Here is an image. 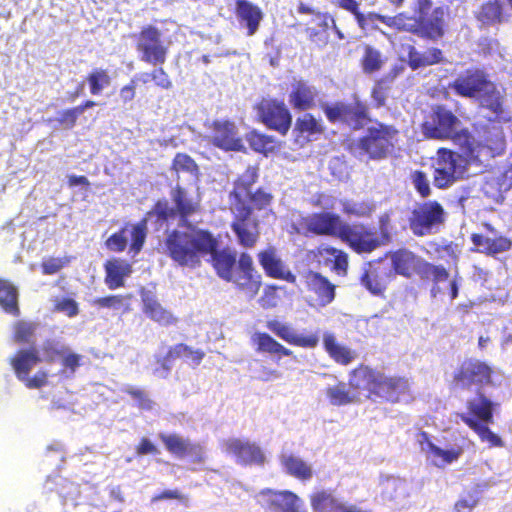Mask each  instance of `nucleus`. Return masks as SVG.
Masks as SVG:
<instances>
[{"instance_id": "obj_1", "label": "nucleus", "mask_w": 512, "mask_h": 512, "mask_svg": "<svg viewBox=\"0 0 512 512\" xmlns=\"http://www.w3.org/2000/svg\"><path fill=\"white\" fill-rule=\"evenodd\" d=\"M169 258L182 267L196 268L201 256L209 255L208 262L216 275L232 283L248 299H253L262 286V277L256 270L252 256L231 247L219 248V240L208 229H193L185 234L174 231L168 238Z\"/></svg>"}, {"instance_id": "obj_2", "label": "nucleus", "mask_w": 512, "mask_h": 512, "mask_svg": "<svg viewBox=\"0 0 512 512\" xmlns=\"http://www.w3.org/2000/svg\"><path fill=\"white\" fill-rule=\"evenodd\" d=\"M259 179L257 166H248L233 182L228 193V207L232 214L230 228L237 243L245 249H252L260 238V222L254 211L269 209L274 195L264 187L253 190Z\"/></svg>"}, {"instance_id": "obj_3", "label": "nucleus", "mask_w": 512, "mask_h": 512, "mask_svg": "<svg viewBox=\"0 0 512 512\" xmlns=\"http://www.w3.org/2000/svg\"><path fill=\"white\" fill-rule=\"evenodd\" d=\"M381 238L377 233L363 223L349 224L333 212L313 213L304 219L306 232L317 236L338 238L356 254H370L379 248L390 235L385 231L389 216L383 215L379 220Z\"/></svg>"}, {"instance_id": "obj_4", "label": "nucleus", "mask_w": 512, "mask_h": 512, "mask_svg": "<svg viewBox=\"0 0 512 512\" xmlns=\"http://www.w3.org/2000/svg\"><path fill=\"white\" fill-rule=\"evenodd\" d=\"M348 386L356 393H364L372 401L397 404L413 400L411 384L407 377L386 374L366 364H359L349 372Z\"/></svg>"}, {"instance_id": "obj_5", "label": "nucleus", "mask_w": 512, "mask_h": 512, "mask_svg": "<svg viewBox=\"0 0 512 512\" xmlns=\"http://www.w3.org/2000/svg\"><path fill=\"white\" fill-rule=\"evenodd\" d=\"M170 198L173 203V207L169 206L166 199H161L157 200L154 203L152 210L147 213V216L154 215L157 221L161 223H168L170 220L178 217L180 220V225L187 228L186 231L173 229L167 232L163 241L162 249L163 253L168 257V238L174 231L189 234L192 233L193 229H200L199 227L191 224L189 219L192 216L199 214L202 210L200 194L192 193L187 188L178 183L170 190Z\"/></svg>"}, {"instance_id": "obj_6", "label": "nucleus", "mask_w": 512, "mask_h": 512, "mask_svg": "<svg viewBox=\"0 0 512 512\" xmlns=\"http://www.w3.org/2000/svg\"><path fill=\"white\" fill-rule=\"evenodd\" d=\"M399 130L391 124L375 121L364 134L348 144L347 150L355 157L368 161H382L392 156L398 146Z\"/></svg>"}, {"instance_id": "obj_7", "label": "nucleus", "mask_w": 512, "mask_h": 512, "mask_svg": "<svg viewBox=\"0 0 512 512\" xmlns=\"http://www.w3.org/2000/svg\"><path fill=\"white\" fill-rule=\"evenodd\" d=\"M496 406V403L478 391L475 398L466 402L467 412L458 415L461 421L476 433L480 441L487 443L491 448L504 446L502 438L488 426L494 422Z\"/></svg>"}, {"instance_id": "obj_8", "label": "nucleus", "mask_w": 512, "mask_h": 512, "mask_svg": "<svg viewBox=\"0 0 512 512\" xmlns=\"http://www.w3.org/2000/svg\"><path fill=\"white\" fill-rule=\"evenodd\" d=\"M448 13V7L443 5L433 8L429 17H413L399 13L393 16L395 25L390 28L411 33L422 39L437 41L442 39L447 32Z\"/></svg>"}, {"instance_id": "obj_9", "label": "nucleus", "mask_w": 512, "mask_h": 512, "mask_svg": "<svg viewBox=\"0 0 512 512\" xmlns=\"http://www.w3.org/2000/svg\"><path fill=\"white\" fill-rule=\"evenodd\" d=\"M493 368L477 358L464 359L452 374L451 385L455 389L480 391L492 384Z\"/></svg>"}, {"instance_id": "obj_10", "label": "nucleus", "mask_w": 512, "mask_h": 512, "mask_svg": "<svg viewBox=\"0 0 512 512\" xmlns=\"http://www.w3.org/2000/svg\"><path fill=\"white\" fill-rule=\"evenodd\" d=\"M320 108L330 123L345 124L353 130H361L371 122L368 105L358 99L351 103L343 101L323 103Z\"/></svg>"}, {"instance_id": "obj_11", "label": "nucleus", "mask_w": 512, "mask_h": 512, "mask_svg": "<svg viewBox=\"0 0 512 512\" xmlns=\"http://www.w3.org/2000/svg\"><path fill=\"white\" fill-rule=\"evenodd\" d=\"M466 165L461 164L459 153L445 147L436 151L433 160V184L438 189H447L463 179Z\"/></svg>"}, {"instance_id": "obj_12", "label": "nucleus", "mask_w": 512, "mask_h": 512, "mask_svg": "<svg viewBox=\"0 0 512 512\" xmlns=\"http://www.w3.org/2000/svg\"><path fill=\"white\" fill-rule=\"evenodd\" d=\"M459 118L446 106L434 105L421 124L422 133L428 139L454 140L458 136Z\"/></svg>"}, {"instance_id": "obj_13", "label": "nucleus", "mask_w": 512, "mask_h": 512, "mask_svg": "<svg viewBox=\"0 0 512 512\" xmlns=\"http://www.w3.org/2000/svg\"><path fill=\"white\" fill-rule=\"evenodd\" d=\"M446 213L436 200L417 204L408 218L409 228L417 237L430 235L445 222Z\"/></svg>"}, {"instance_id": "obj_14", "label": "nucleus", "mask_w": 512, "mask_h": 512, "mask_svg": "<svg viewBox=\"0 0 512 512\" xmlns=\"http://www.w3.org/2000/svg\"><path fill=\"white\" fill-rule=\"evenodd\" d=\"M126 232H129L131 238L129 253L133 256L138 255L143 249L147 238L148 220L146 217L135 224L126 223L117 232L110 235L104 242L105 248L115 253L125 251L128 245Z\"/></svg>"}, {"instance_id": "obj_15", "label": "nucleus", "mask_w": 512, "mask_h": 512, "mask_svg": "<svg viewBox=\"0 0 512 512\" xmlns=\"http://www.w3.org/2000/svg\"><path fill=\"white\" fill-rule=\"evenodd\" d=\"M258 120L268 129L285 136L291 128L292 115L284 102L262 99L256 106Z\"/></svg>"}, {"instance_id": "obj_16", "label": "nucleus", "mask_w": 512, "mask_h": 512, "mask_svg": "<svg viewBox=\"0 0 512 512\" xmlns=\"http://www.w3.org/2000/svg\"><path fill=\"white\" fill-rule=\"evenodd\" d=\"M490 79L484 68L471 66L450 82L448 88L459 97L474 99L489 84Z\"/></svg>"}, {"instance_id": "obj_17", "label": "nucleus", "mask_w": 512, "mask_h": 512, "mask_svg": "<svg viewBox=\"0 0 512 512\" xmlns=\"http://www.w3.org/2000/svg\"><path fill=\"white\" fill-rule=\"evenodd\" d=\"M394 273L383 258L370 261L360 276V284L374 296H383Z\"/></svg>"}, {"instance_id": "obj_18", "label": "nucleus", "mask_w": 512, "mask_h": 512, "mask_svg": "<svg viewBox=\"0 0 512 512\" xmlns=\"http://www.w3.org/2000/svg\"><path fill=\"white\" fill-rule=\"evenodd\" d=\"M209 142L224 151H243L242 139L237 135V128L230 120H214L210 126Z\"/></svg>"}, {"instance_id": "obj_19", "label": "nucleus", "mask_w": 512, "mask_h": 512, "mask_svg": "<svg viewBox=\"0 0 512 512\" xmlns=\"http://www.w3.org/2000/svg\"><path fill=\"white\" fill-rule=\"evenodd\" d=\"M159 439L166 450L177 458L191 457L193 463H203L206 459L204 448L200 443H193L178 434L160 433Z\"/></svg>"}, {"instance_id": "obj_20", "label": "nucleus", "mask_w": 512, "mask_h": 512, "mask_svg": "<svg viewBox=\"0 0 512 512\" xmlns=\"http://www.w3.org/2000/svg\"><path fill=\"white\" fill-rule=\"evenodd\" d=\"M224 445L226 452L232 454L241 465H263L265 462L262 449L254 442L230 438L225 441Z\"/></svg>"}, {"instance_id": "obj_21", "label": "nucleus", "mask_w": 512, "mask_h": 512, "mask_svg": "<svg viewBox=\"0 0 512 512\" xmlns=\"http://www.w3.org/2000/svg\"><path fill=\"white\" fill-rule=\"evenodd\" d=\"M257 259L266 276L294 284L296 276L287 269L274 246H268L257 253Z\"/></svg>"}, {"instance_id": "obj_22", "label": "nucleus", "mask_w": 512, "mask_h": 512, "mask_svg": "<svg viewBox=\"0 0 512 512\" xmlns=\"http://www.w3.org/2000/svg\"><path fill=\"white\" fill-rule=\"evenodd\" d=\"M304 284L308 292L315 295L317 304L325 307L332 303L336 296V286L321 273L308 270L303 275Z\"/></svg>"}, {"instance_id": "obj_23", "label": "nucleus", "mask_w": 512, "mask_h": 512, "mask_svg": "<svg viewBox=\"0 0 512 512\" xmlns=\"http://www.w3.org/2000/svg\"><path fill=\"white\" fill-rule=\"evenodd\" d=\"M266 327L277 337L293 346L314 349L319 344V335L317 333L298 335L291 325L275 319L267 321Z\"/></svg>"}, {"instance_id": "obj_24", "label": "nucleus", "mask_w": 512, "mask_h": 512, "mask_svg": "<svg viewBox=\"0 0 512 512\" xmlns=\"http://www.w3.org/2000/svg\"><path fill=\"white\" fill-rule=\"evenodd\" d=\"M474 17L482 26L493 27L507 23L511 15L503 0H485L474 12Z\"/></svg>"}, {"instance_id": "obj_25", "label": "nucleus", "mask_w": 512, "mask_h": 512, "mask_svg": "<svg viewBox=\"0 0 512 512\" xmlns=\"http://www.w3.org/2000/svg\"><path fill=\"white\" fill-rule=\"evenodd\" d=\"M205 357V352L201 349H193L185 343H178L171 346L163 357L157 358V363L167 375L172 367L173 361L184 358L190 361L193 367L198 366Z\"/></svg>"}, {"instance_id": "obj_26", "label": "nucleus", "mask_w": 512, "mask_h": 512, "mask_svg": "<svg viewBox=\"0 0 512 512\" xmlns=\"http://www.w3.org/2000/svg\"><path fill=\"white\" fill-rule=\"evenodd\" d=\"M461 150V160L465 165L469 164H482L483 158L486 159V152L482 147L481 141H476L468 129L463 128L459 130L458 136L453 140Z\"/></svg>"}, {"instance_id": "obj_27", "label": "nucleus", "mask_w": 512, "mask_h": 512, "mask_svg": "<svg viewBox=\"0 0 512 512\" xmlns=\"http://www.w3.org/2000/svg\"><path fill=\"white\" fill-rule=\"evenodd\" d=\"M324 132V127L320 120L316 119L311 113H305L298 117L292 130L294 142L303 147L317 136Z\"/></svg>"}, {"instance_id": "obj_28", "label": "nucleus", "mask_w": 512, "mask_h": 512, "mask_svg": "<svg viewBox=\"0 0 512 512\" xmlns=\"http://www.w3.org/2000/svg\"><path fill=\"white\" fill-rule=\"evenodd\" d=\"M251 342L258 354L268 355L276 363L283 357L293 355L292 350L266 332H255L251 337Z\"/></svg>"}, {"instance_id": "obj_29", "label": "nucleus", "mask_w": 512, "mask_h": 512, "mask_svg": "<svg viewBox=\"0 0 512 512\" xmlns=\"http://www.w3.org/2000/svg\"><path fill=\"white\" fill-rule=\"evenodd\" d=\"M316 87L309 85L307 81L299 80L292 85L288 101L296 111H308L316 107L318 98Z\"/></svg>"}, {"instance_id": "obj_30", "label": "nucleus", "mask_w": 512, "mask_h": 512, "mask_svg": "<svg viewBox=\"0 0 512 512\" xmlns=\"http://www.w3.org/2000/svg\"><path fill=\"white\" fill-rule=\"evenodd\" d=\"M480 106L491 112L495 119L500 121L504 118V92L501 91L491 79L489 84L475 97Z\"/></svg>"}, {"instance_id": "obj_31", "label": "nucleus", "mask_w": 512, "mask_h": 512, "mask_svg": "<svg viewBox=\"0 0 512 512\" xmlns=\"http://www.w3.org/2000/svg\"><path fill=\"white\" fill-rule=\"evenodd\" d=\"M234 12L239 23L246 27L247 35H254L263 19L260 7L248 0H235Z\"/></svg>"}, {"instance_id": "obj_32", "label": "nucleus", "mask_w": 512, "mask_h": 512, "mask_svg": "<svg viewBox=\"0 0 512 512\" xmlns=\"http://www.w3.org/2000/svg\"><path fill=\"white\" fill-rule=\"evenodd\" d=\"M471 242L476 247L475 251L487 256H496L497 254L509 251L512 248V240L504 235L489 238L480 233H472Z\"/></svg>"}, {"instance_id": "obj_33", "label": "nucleus", "mask_w": 512, "mask_h": 512, "mask_svg": "<svg viewBox=\"0 0 512 512\" xmlns=\"http://www.w3.org/2000/svg\"><path fill=\"white\" fill-rule=\"evenodd\" d=\"M482 147L486 152V159L502 155L506 149V139L503 128L495 123L484 126L481 138Z\"/></svg>"}, {"instance_id": "obj_34", "label": "nucleus", "mask_w": 512, "mask_h": 512, "mask_svg": "<svg viewBox=\"0 0 512 512\" xmlns=\"http://www.w3.org/2000/svg\"><path fill=\"white\" fill-rule=\"evenodd\" d=\"M391 269L395 274L410 278L414 273L418 272L421 260L412 251L401 248L390 252Z\"/></svg>"}, {"instance_id": "obj_35", "label": "nucleus", "mask_w": 512, "mask_h": 512, "mask_svg": "<svg viewBox=\"0 0 512 512\" xmlns=\"http://www.w3.org/2000/svg\"><path fill=\"white\" fill-rule=\"evenodd\" d=\"M322 341L325 352L339 365L348 366L357 357L356 352L348 346L341 344L332 332H325Z\"/></svg>"}, {"instance_id": "obj_36", "label": "nucleus", "mask_w": 512, "mask_h": 512, "mask_svg": "<svg viewBox=\"0 0 512 512\" xmlns=\"http://www.w3.org/2000/svg\"><path fill=\"white\" fill-rule=\"evenodd\" d=\"M40 362L41 358L35 347L20 349L9 359V364L18 380L26 379L30 371Z\"/></svg>"}, {"instance_id": "obj_37", "label": "nucleus", "mask_w": 512, "mask_h": 512, "mask_svg": "<svg viewBox=\"0 0 512 512\" xmlns=\"http://www.w3.org/2000/svg\"><path fill=\"white\" fill-rule=\"evenodd\" d=\"M105 282L110 289L124 286V279L132 273V265L122 258H112L104 263Z\"/></svg>"}, {"instance_id": "obj_38", "label": "nucleus", "mask_w": 512, "mask_h": 512, "mask_svg": "<svg viewBox=\"0 0 512 512\" xmlns=\"http://www.w3.org/2000/svg\"><path fill=\"white\" fill-rule=\"evenodd\" d=\"M444 61L443 51L437 47H430L425 53L419 52L413 45L407 48V63L413 70L432 66Z\"/></svg>"}, {"instance_id": "obj_39", "label": "nucleus", "mask_w": 512, "mask_h": 512, "mask_svg": "<svg viewBox=\"0 0 512 512\" xmlns=\"http://www.w3.org/2000/svg\"><path fill=\"white\" fill-rule=\"evenodd\" d=\"M310 503L314 512H352L354 505L341 503L332 492L320 490L310 495Z\"/></svg>"}, {"instance_id": "obj_40", "label": "nucleus", "mask_w": 512, "mask_h": 512, "mask_svg": "<svg viewBox=\"0 0 512 512\" xmlns=\"http://www.w3.org/2000/svg\"><path fill=\"white\" fill-rule=\"evenodd\" d=\"M142 311L149 319L162 326H169L177 321L173 314L151 295L142 297Z\"/></svg>"}, {"instance_id": "obj_41", "label": "nucleus", "mask_w": 512, "mask_h": 512, "mask_svg": "<svg viewBox=\"0 0 512 512\" xmlns=\"http://www.w3.org/2000/svg\"><path fill=\"white\" fill-rule=\"evenodd\" d=\"M281 462L287 474L301 481H308L313 476L311 466L301 458L294 455H287L282 458Z\"/></svg>"}, {"instance_id": "obj_42", "label": "nucleus", "mask_w": 512, "mask_h": 512, "mask_svg": "<svg viewBox=\"0 0 512 512\" xmlns=\"http://www.w3.org/2000/svg\"><path fill=\"white\" fill-rule=\"evenodd\" d=\"M350 390L352 393L346 388L345 383L339 382L326 389V396L332 405L343 406L355 402L360 395H364V393H356L351 388Z\"/></svg>"}, {"instance_id": "obj_43", "label": "nucleus", "mask_w": 512, "mask_h": 512, "mask_svg": "<svg viewBox=\"0 0 512 512\" xmlns=\"http://www.w3.org/2000/svg\"><path fill=\"white\" fill-rule=\"evenodd\" d=\"M316 255L321 257L325 255L333 256L331 270L340 276L347 275L349 266L348 254L343 250L332 246H319Z\"/></svg>"}, {"instance_id": "obj_44", "label": "nucleus", "mask_w": 512, "mask_h": 512, "mask_svg": "<svg viewBox=\"0 0 512 512\" xmlns=\"http://www.w3.org/2000/svg\"><path fill=\"white\" fill-rule=\"evenodd\" d=\"M17 289L7 280L0 279V306L14 316L19 315Z\"/></svg>"}, {"instance_id": "obj_45", "label": "nucleus", "mask_w": 512, "mask_h": 512, "mask_svg": "<svg viewBox=\"0 0 512 512\" xmlns=\"http://www.w3.org/2000/svg\"><path fill=\"white\" fill-rule=\"evenodd\" d=\"M274 496L271 505L279 508L282 512H307L299 497L291 491L274 493Z\"/></svg>"}, {"instance_id": "obj_46", "label": "nucleus", "mask_w": 512, "mask_h": 512, "mask_svg": "<svg viewBox=\"0 0 512 512\" xmlns=\"http://www.w3.org/2000/svg\"><path fill=\"white\" fill-rule=\"evenodd\" d=\"M360 62L364 73L373 74L382 69L385 63V58L383 57L381 51L370 45H366L364 47V53Z\"/></svg>"}, {"instance_id": "obj_47", "label": "nucleus", "mask_w": 512, "mask_h": 512, "mask_svg": "<svg viewBox=\"0 0 512 512\" xmlns=\"http://www.w3.org/2000/svg\"><path fill=\"white\" fill-rule=\"evenodd\" d=\"M86 81L89 85L90 93L92 95H99L111 85L112 78L107 69L95 68L87 74Z\"/></svg>"}, {"instance_id": "obj_48", "label": "nucleus", "mask_w": 512, "mask_h": 512, "mask_svg": "<svg viewBox=\"0 0 512 512\" xmlns=\"http://www.w3.org/2000/svg\"><path fill=\"white\" fill-rule=\"evenodd\" d=\"M137 76L140 77V83L142 85H147L152 81L156 87L162 90H170L173 87L170 76L162 66H158L150 72L138 73Z\"/></svg>"}, {"instance_id": "obj_49", "label": "nucleus", "mask_w": 512, "mask_h": 512, "mask_svg": "<svg viewBox=\"0 0 512 512\" xmlns=\"http://www.w3.org/2000/svg\"><path fill=\"white\" fill-rule=\"evenodd\" d=\"M138 52L143 62L153 66H162L167 60L168 47L161 42L153 46L146 45L144 50H138Z\"/></svg>"}, {"instance_id": "obj_50", "label": "nucleus", "mask_w": 512, "mask_h": 512, "mask_svg": "<svg viewBox=\"0 0 512 512\" xmlns=\"http://www.w3.org/2000/svg\"><path fill=\"white\" fill-rule=\"evenodd\" d=\"M246 140L253 151L266 156L274 150V138L256 130L250 131L246 136Z\"/></svg>"}, {"instance_id": "obj_51", "label": "nucleus", "mask_w": 512, "mask_h": 512, "mask_svg": "<svg viewBox=\"0 0 512 512\" xmlns=\"http://www.w3.org/2000/svg\"><path fill=\"white\" fill-rule=\"evenodd\" d=\"M170 169L172 172H174L177 176L180 173H189L190 175L194 177H198L199 175V166L196 163V161L188 154L186 153H176L174 156Z\"/></svg>"}, {"instance_id": "obj_52", "label": "nucleus", "mask_w": 512, "mask_h": 512, "mask_svg": "<svg viewBox=\"0 0 512 512\" xmlns=\"http://www.w3.org/2000/svg\"><path fill=\"white\" fill-rule=\"evenodd\" d=\"M417 274L423 280H431L435 284L448 280L449 272L442 265H434L427 261H421Z\"/></svg>"}, {"instance_id": "obj_53", "label": "nucleus", "mask_w": 512, "mask_h": 512, "mask_svg": "<svg viewBox=\"0 0 512 512\" xmlns=\"http://www.w3.org/2000/svg\"><path fill=\"white\" fill-rule=\"evenodd\" d=\"M161 36V31L157 27L153 25L143 26L137 34L136 50H144L146 45L153 46L163 42Z\"/></svg>"}, {"instance_id": "obj_54", "label": "nucleus", "mask_w": 512, "mask_h": 512, "mask_svg": "<svg viewBox=\"0 0 512 512\" xmlns=\"http://www.w3.org/2000/svg\"><path fill=\"white\" fill-rule=\"evenodd\" d=\"M343 212L356 217H370L375 211V204L370 201L353 202L346 200L342 204Z\"/></svg>"}, {"instance_id": "obj_55", "label": "nucleus", "mask_w": 512, "mask_h": 512, "mask_svg": "<svg viewBox=\"0 0 512 512\" xmlns=\"http://www.w3.org/2000/svg\"><path fill=\"white\" fill-rule=\"evenodd\" d=\"M35 326L32 323L18 321L13 327V340L17 344L29 343L34 335Z\"/></svg>"}, {"instance_id": "obj_56", "label": "nucleus", "mask_w": 512, "mask_h": 512, "mask_svg": "<svg viewBox=\"0 0 512 512\" xmlns=\"http://www.w3.org/2000/svg\"><path fill=\"white\" fill-rule=\"evenodd\" d=\"M71 258L64 257H48L44 258L41 262V271L44 275H53L68 266Z\"/></svg>"}, {"instance_id": "obj_57", "label": "nucleus", "mask_w": 512, "mask_h": 512, "mask_svg": "<svg viewBox=\"0 0 512 512\" xmlns=\"http://www.w3.org/2000/svg\"><path fill=\"white\" fill-rule=\"evenodd\" d=\"M429 452L434 457L441 458L443 463L450 464L459 459V457L463 454V448L456 447V448L444 450L435 444H429Z\"/></svg>"}, {"instance_id": "obj_58", "label": "nucleus", "mask_w": 512, "mask_h": 512, "mask_svg": "<svg viewBox=\"0 0 512 512\" xmlns=\"http://www.w3.org/2000/svg\"><path fill=\"white\" fill-rule=\"evenodd\" d=\"M410 177L415 190L422 198H427L430 196V183L424 171L415 170L411 173Z\"/></svg>"}, {"instance_id": "obj_59", "label": "nucleus", "mask_w": 512, "mask_h": 512, "mask_svg": "<svg viewBox=\"0 0 512 512\" xmlns=\"http://www.w3.org/2000/svg\"><path fill=\"white\" fill-rule=\"evenodd\" d=\"M53 309L56 312L64 313L70 318L75 317L79 313L78 303L74 299L68 297L56 298Z\"/></svg>"}, {"instance_id": "obj_60", "label": "nucleus", "mask_w": 512, "mask_h": 512, "mask_svg": "<svg viewBox=\"0 0 512 512\" xmlns=\"http://www.w3.org/2000/svg\"><path fill=\"white\" fill-rule=\"evenodd\" d=\"M279 295L278 287L276 285H267L261 297L258 299L259 305L263 309L275 308L278 305Z\"/></svg>"}, {"instance_id": "obj_61", "label": "nucleus", "mask_w": 512, "mask_h": 512, "mask_svg": "<svg viewBox=\"0 0 512 512\" xmlns=\"http://www.w3.org/2000/svg\"><path fill=\"white\" fill-rule=\"evenodd\" d=\"M124 392L137 401V405L140 409L146 411L152 410L154 402L144 390L135 387H127Z\"/></svg>"}, {"instance_id": "obj_62", "label": "nucleus", "mask_w": 512, "mask_h": 512, "mask_svg": "<svg viewBox=\"0 0 512 512\" xmlns=\"http://www.w3.org/2000/svg\"><path fill=\"white\" fill-rule=\"evenodd\" d=\"M92 305L99 308L118 310L125 305V297L123 295H109L105 297H99L92 301Z\"/></svg>"}, {"instance_id": "obj_63", "label": "nucleus", "mask_w": 512, "mask_h": 512, "mask_svg": "<svg viewBox=\"0 0 512 512\" xmlns=\"http://www.w3.org/2000/svg\"><path fill=\"white\" fill-rule=\"evenodd\" d=\"M138 84H141L140 77L136 74L130 79L129 83L120 88L119 98L123 104H128L135 99Z\"/></svg>"}, {"instance_id": "obj_64", "label": "nucleus", "mask_w": 512, "mask_h": 512, "mask_svg": "<svg viewBox=\"0 0 512 512\" xmlns=\"http://www.w3.org/2000/svg\"><path fill=\"white\" fill-rule=\"evenodd\" d=\"M389 90L388 82L386 78H381L376 81L375 85L371 90V97L374 100L377 107H381L385 104L387 91Z\"/></svg>"}]
</instances>
